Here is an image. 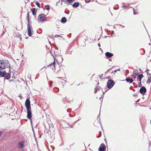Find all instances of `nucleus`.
<instances>
[{
    "mask_svg": "<svg viewBox=\"0 0 151 151\" xmlns=\"http://www.w3.org/2000/svg\"><path fill=\"white\" fill-rule=\"evenodd\" d=\"M6 68H9V72H10L11 67L9 61L6 60H0V69H4Z\"/></svg>",
    "mask_w": 151,
    "mask_h": 151,
    "instance_id": "obj_1",
    "label": "nucleus"
},
{
    "mask_svg": "<svg viewBox=\"0 0 151 151\" xmlns=\"http://www.w3.org/2000/svg\"><path fill=\"white\" fill-rule=\"evenodd\" d=\"M0 77H4L7 80H9L11 77V73L9 72V73H6L5 71H0Z\"/></svg>",
    "mask_w": 151,
    "mask_h": 151,
    "instance_id": "obj_2",
    "label": "nucleus"
},
{
    "mask_svg": "<svg viewBox=\"0 0 151 151\" xmlns=\"http://www.w3.org/2000/svg\"><path fill=\"white\" fill-rule=\"evenodd\" d=\"M114 83V81L113 80H109L107 83V87L110 89L113 86Z\"/></svg>",
    "mask_w": 151,
    "mask_h": 151,
    "instance_id": "obj_3",
    "label": "nucleus"
},
{
    "mask_svg": "<svg viewBox=\"0 0 151 151\" xmlns=\"http://www.w3.org/2000/svg\"><path fill=\"white\" fill-rule=\"evenodd\" d=\"M25 106L26 108L27 109H31L30 102L29 100L28 99H27L25 101Z\"/></svg>",
    "mask_w": 151,
    "mask_h": 151,
    "instance_id": "obj_4",
    "label": "nucleus"
},
{
    "mask_svg": "<svg viewBox=\"0 0 151 151\" xmlns=\"http://www.w3.org/2000/svg\"><path fill=\"white\" fill-rule=\"evenodd\" d=\"M51 53L54 59L55 58V57H57L60 55V52L58 53L57 52V51H51Z\"/></svg>",
    "mask_w": 151,
    "mask_h": 151,
    "instance_id": "obj_5",
    "label": "nucleus"
},
{
    "mask_svg": "<svg viewBox=\"0 0 151 151\" xmlns=\"http://www.w3.org/2000/svg\"><path fill=\"white\" fill-rule=\"evenodd\" d=\"M38 19L40 21L44 22L46 19V17L45 14H40L38 17Z\"/></svg>",
    "mask_w": 151,
    "mask_h": 151,
    "instance_id": "obj_6",
    "label": "nucleus"
},
{
    "mask_svg": "<svg viewBox=\"0 0 151 151\" xmlns=\"http://www.w3.org/2000/svg\"><path fill=\"white\" fill-rule=\"evenodd\" d=\"M27 27L28 35L29 36H31L32 35L31 30L32 29V27L31 26V24H30L29 23L28 24Z\"/></svg>",
    "mask_w": 151,
    "mask_h": 151,
    "instance_id": "obj_7",
    "label": "nucleus"
},
{
    "mask_svg": "<svg viewBox=\"0 0 151 151\" xmlns=\"http://www.w3.org/2000/svg\"><path fill=\"white\" fill-rule=\"evenodd\" d=\"M55 61H54L53 63H52L49 65H48L46 67H50V68H52V70L54 72L55 71Z\"/></svg>",
    "mask_w": 151,
    "mask_h": 151,
    "instance_id": "obj_8",
    "label": "nucleus"
},
{
    "mask_svg": "<svg viewBox=\"0 0 151 151\" xmlns=\"http://www.w3.org/2000/svg\"><path fill=\"white\" fill-rule=\"evenodd\" d=\"M27 118L29 119H30V121L31 123H32V122L31 121V117H32V112L31 111V109H27Z\"/></svg>",
    "mask_w": 151,
    "mask_h": 151,
    "instance_id": "obj_9",
    "label": "nucleus"
},
{
    "mask_svg": "<svg viewBox=\"0 0 151 151\" xmlns=\"http://www.w3.org/2000/svg\"><path fill=\"white\" fill-rule=\"evenodd\" d=\"M106 147L105 145L104 144H102L99 147V151H105Z\"/></svg>",
    "mask_w": 151,
    "mask_h": 151,
    "instance_id": "obj_10",
    "label": "nucleus"
},
{
    "mask_svg": "<svg viewBox=\"0 0 151 151\" xmlns=\"http://www.w3.org/2000/svg\"><path fill=\"white\" fill-rule=\"evenodd\" d=\"M141 94H145L146 92V89L145 87H142L139 90Z\"/></svg>",
    "mask_w": 151,
    "mask_h": 151,
    "instance_id": "obj_11",
    "label": "nucleus"
},
{
    "mask_svg": "<svg viewBox=\"0 0 151 151\" xmlns=\"http://www.w3.org/2000/svg\"><path fill=\"white\" fill-rule=\"evenodd\" d=\"M135 74L136 75H138V77H137V79L138 80H139V83L140 84H141V80L142 78L143 77V75L142 74H140L138 75V73H135Z\"/></svg>",
    "mask_w": 151,
    "mask_h": 151,
    "instance_id": "obj_12",
    "label": "nucleus"
},
{
    "mask_svg": "<svg viewBox=\"0 0 151 151\" xmlns=\"http://www.w3.org/2000/svg\"><path fill=\"white\" fill-rule=\"evenodd\" d=\"M105 55L108 58H110L113 56V54L109 52H106L105 54Z\"/></svg>",
    "mask_w": 151,
    "mask_h": 151,
    "instance_id": "obj_13",
    "label": "nucleus"
},
{
    "mask_svg": "<svg viewBox=\"0 0 151 151\" xmlns=\"http://www.w3.org/2000/svg\"><path fill=\"white\" fill-rule=\"evenodd\" d=\"M79 4V3L78 2H75L73 4H72L73 7L74 8H77L78 7Z\"/></svg>",
    "mask_w": 151,
    "mask_h": 151,
    "instance_id": "obj_14",
    "label": "nucleus"
},
{
    "mask_svg": "<svg viewBox=\"0 0 151 151\" xmlns=\"http://www.w3.org/2000/svg\"><path fill=\"white\" fill-rule=\"evenodd\" d=\"M72 0H67V1H64L65 3L67 4L68 5L69 4H70L72 5L71 4L72 3Z\"/></svg>",
    "mask_w": 151,
    "mask_h": 151,
    "instance_id": "obj_15",
    "label": "nucleus"
},
{
    "mask_svg": "<svg viewBox=\"0 0 151 151\" xmlns=\"http://www.w3.org/2000/svg\"><path fill=\"white\" fill-rule=\"evenodd\" d=\"M66 21L67 19L65 17H63L61 20V22L63 23H65L66 22Z\"/></svg>",
    "mask_w": 151,
    "mask_h": 151,
    "instance_id": "obj_16",
    "label": "nucleus"
},
{
    "mask_svg": "<svg viewBox=\"0 0 151 151\" xmlns=\"http://www.w3.org/2000/svg\"><path fill=\"white\" fill-rule=\"evenodd\" d=\"M19 146V147L22 148L24 146V142H21L18 143Z\"/></svg>",
    "mask_w": 151,
    "mask_h": 151,
    "instance_id": "obj_17",
    "label": "nucleus"
},
{
    "mask_svg": "<svg viewBox=\"0 0 151 151\" xmlns=\"http://www.w3.org/2000/svg\"><path fill=\"white\" fill-rule=\"evenodd\" d=\"M32 14L33 15L35 16L36 14V9L35 8H33L31 9Z\"/></svg>",
    "mask_w": 151,
    "mask_h": 151,
    "instance_id": "obj_18",
    "label": "nucleus"
},
{
    "mask_svg": "<svg viewBox=\"0 0 151 151\" xmlns=\"http://www.w3.org/2000/svg\"><path fill=\"white\" fill-rule=\"evenodd\" d=\"M126 80L127 82H129L130 83H132V78H127Z\"/></svg>",
    "mask_w": 151,
    "mask_h": 151,
    "instance_id": "obj_19",
    "label": "nucleus"
},
{
    "mask_svg": "<svg viewBox=\"0 0 151 151\" xmlns=\"http://www.w3.org/2000/svg\"><path fill=\"white\" fill-rule=\"evenodd\" d=\"M53 91L55 93H57L59 91V89L57 88H55L53 89Z\"/></svg>",
    "mask_w": 151,
    "mask_h": 151,
    "instance_id": "obj_20",
    "label": "nucleus"
},
{
    "mask_svg": "<svg viewBox=\"0 0 151 151\" xmlns=\"http://www.w3.org/2000/svg\"><path fill=\"white\" fill-rule=\"evenodd\" d=\"M151 82V77L148 78V79L147 82V83L148 84H150Z\"/></svg>",
    "mask_w": 151,
    "mask_h": 151,
    "instance_id": "obj_21",
    "label": "nucleus"
},
{
    "mask_svg": "<svg viewBox=\"0 0 151 151\" xmlns=\"http://www.w3.org/2000/svg\"><path fill=\"white\" fill-rule=\"evenodd\" d=\"M36 4L38 7H39V8L40 7V4L39 3V2H38L36 1Z\"/></svg>",
    "mask_w": 151,
    "mask_h": 151,
    "instance_id": "obj_22",
    "label": "nucleus"
},
{
    "mask_svg": "<svg viewBox=\"0 0 151 151\" xmlns=\"http://www.w3.org/2000/svg\"><path fill=\"white\" fill-rule=\"evenodd\" d=\"M129 7V6H124L123 8L124 9H128Z\"/></svg>",
    "mask_w": 151,
    "mask_h": 151,
    "instance_id": "obj_23",
    "label": "nucleus"
},
{
    "mask_svg": "<svg viewBox=\"0 0 151 151\" xmlns=\"http://www.w3.org/2000/svg\"><path fill=\"white\" fill-rule=\"evenodd\" d=\"M29 16H27V17H26V19H27V22H28V23H29Z\"/></svg>",
    "mask_w": 151,
    "mask_h": 151,
    "instance_id": "obj_24",
    "label": "nucleus"
},
{
    "mask_svg": "<svg viewBox=\"0 0 151 151\" xmlns=\"http://www.w3.org/2000/svg\"><path fill=\"white\" fill-rule=\"evenodd\" d=\"M103 95H101V97L100 98V99L101 101H103Z\"/></svg>",
    "mask_w": 151,
    "mask_h": 151,
    "instance_id": "obj_25",
    "label": "nucleus"
},
{
    "mask_svg": "<svg viewBox=\"0 0 151 151\" xmlns=\"http://www.w3.org/2000/svg\"><path fill=\"white\" fill-rule=\"evenodd\" d=\"M96 88H97V90L98 91H99L100 89L101 88L99 86H97Z\"/></svg>",
    "mask_w": 151,
    "mask_h": 151,
    "instance_id": "obj_26",
    "label": "nucleus"
},
{
    "mask_svg": "<svg viewBox=\"0 0 151 151\" xmlns=\"http://www.w3.org/2000/svg\"><path fill=\"white\" fill-rule=\"evenodd\" d=\"M90 1V0H85V2L87 3L89 2Z\"/></svg>",
    "mask_w": 151,
    "mask_h": 151,
    "instance_id": "obj_27",
    "label": "nucleus"
},
{
    "mask_svg": "<svg viewBox=\"0 0 151 151\" xmlns=\"http://www.w3.org/2000/svg\"><path fill=\"white\" fill-rule=\"evenodd\" d=\"M133 13H134V14H136L137 13V12L136 11H135V10H134L133 9Z\"/></svg>",
    "mask_w": 151,
    "mask_h": 151,
    "instance_id": "obj_28",
    "label": "nucleus"
},
{
    "mask_svg": "<svg viewBox=\"0 0 151 151\" xmlns=\"http://www.w3.org/2000/svg\"><path fill=\"white\" fill-rule=\"evenodd\" d=\"M48 7L46 8V9L47 10H49L50 9V6L49 5L47 6Z\"/></svg>",
    "mask_w": 151,
    "mask_h": 151,
    "instance_id": "obj_29",
    "label": "nucleus"
},
{
    "mask_svg": "<svg viewBox=\"0 0 151 151\" xmlns=\"http://www.w3.org/2000/svg\"><path fill=\"white\" fill-rule=\"evenodd\" d=\"M97 91H98L97 90V88H95V91H94V93H96Z\"/></svg>",
    "mask_w": 151,
    "mask_h": 151,
    "instance_id": "obj_30",
    "label": "nucleus"
},
{
    "mask_svg": "<svg viewBox=\"0 0 151 151\" xmlns=\"http://www.w3.org/2000/svg\"><path fill=\"white\" fill-rule=\"evenodd\" d=\"M108 71L109 72H110L111 73H113V71L112 70H108Z\"/></svg>",
    "mask_w": 151,
    "mask_h": 151,
    "instance_id": "obj_31",
    "label": "nucleus"
},
{
    "mask_svg": "<svg viewBox=\"0 0 151 151\" xmlns=\"http://www.w3.org/2000/svg\"><path fill=\"white\" fill-rule=\"evenodd\" d=\"M19 96L20 98L22 99V95L21 94H20Z\"/></svg>",
    "mask_w": 151,
    "mask_h": 151,
    "instance_id": "obj_32",
    "label": "nucleus"
},
{
    "mask_svg": "<svg viewBox=\"0 0 151 151\" xmlns=\"http://www.w3.org/2000/svg\"><path fill=\"white\" fill-rule=\"evenodd\" d=\"M2 132H1V131H0V137H1V135H2Z\"/></svg>",
    "mask_w": 151,
    "mask_h": 151,
    "instance_id": "obj_33",
    "label": "nucleus"
},
{
    "mask_svg": "<svg viewBox=\"0 0 151 151\" xmlns=\"http://www.w3.org/2000/svg\"><path fill=\"white\" fill-rule=\"evenodd\" d=\"M120 70L119 69H118V70H115L114 71V72H115V73H116V71H117V70Z\"/></svg>",
    "mask_w": 151,
    "mask_h": 151,
    "instance_id": "obj_34",
    "label": "nucleus"
},
{
    "mask_svg": "<svg viewBox=\"0 0 151 151\" xmlns=\"http://www.w3.org/2000/svg\"><path fill=\"white\" fill-rule=\"evenodd\" d=\"M107 91V90H106L105 91V92H104L103 91V95H104V93H105Z\"/></svg>",
    "mask_w": 151,
    "mask_h": 151,
    "instance_id": "obj_35",
    "label": "nucleus"
},
{
    "mask_svg": "<svg viewBox=\"0 0 151 151\" xmlns=\"http://www.w3.org/2000/svg\"><path fill=\"white\" fill-rule=\"evenodd\" d=\"M98 46L99 47H100V44L99 43L98 44Z\"/></svg>",
    "mask_w": 151,
    "mask_h": 151,
    "instance_id": "obj_36",
    "label": "nucleus"
},
{
    "mask_svg": "<svg viewBox=\"0 0 151 151\" xmlns=\"http://www.w3.org/2000/svg\"><path fill=\"white\" fill-rule=\"evenodd\" d=\"M59 35H55V37H59Z\"/></svg>",
    "mask_w": 151,
    "mask_h": 151,
    "instance_id": "obj_37",
    "label": "nucleus"
},
{
    "mask_svg": "<svg viewBox=\"0 0 151 151\" xmlns=\"http://www.w3.org/2000/svg\"><path fill=\"white\" fill-rule=\"evenodd\" d=\"M132 86H131V87H130V88H129V89H130V90H132Z\"/></svg>",
    "mask_w": 151,
    "mask_h": 151,
    "instance_id": "obj_38",
    "label": "nucleus"
},
{
    "mask_svg": "<svg viewBox=\"0 0 151 151\" xmlns=\"http://www.w3.org/2000/svg\"><path fill=\"white\" fill-rule=\"evenodd\" d=\"M29 16V12H28V13H27V16Z\"/></svg>",
    "mask_w": 151,
    "mask_h": 151,
    "instance_id": "obj_39",
    "label": "nucleus"
},
{
    "mask_svg": "<svg viewBox=\"0 0 151 151\" xmlns=\"http://www.w3.org/2000/svg\"><path fill=\"white\" fill-rule=\"evenodd\" d=\"M74 1V0H72V3Z\"/></svg>",
    "mask_w": 151,
    "mask_h": 151,
    "instance_id": "obj_40",
    "label": "nucleus"
},
{
    "mask_svg": "<svg viewBox=\"0 0 151 151\" xmlns=\"http://www.w3.org/2000/svg\"><path fill=\"white\" fill-rule=\"evenodd\" d=\"M51 85H52V84H50V87H51Z\"/></svg>",
    "mask_w": 151,
    "mask_h": 151,
    "instance_id": "obj_41",
    "label": "nucleus"
},
{
    "mask_svg": "<svg viewBox=\"0 0 151 151\" xmlns=\"http://www.w3.org/2000/svg\"><path fill=\"white\" fill-rule=\"evenodd\" d=\"M67 111H68V112H70V111H68V110H67Z\"/></svg>",
    "mask_w": 151,
    "mask_h": 151,
    "instance_id": "obj_42",
    "label": "nucleus"
},
{
    "mask_svg": "<svg viewBox=\"0 0 151 151\" xmlns=\"http://www.w3.org/2000/svg\"><path fill=\"white\" fill-rule=\"evenodd\" d=\"M64 0H61L62 1H64Z\"/></svg>",
    "mask_w": 151,
    "mask_h": 151,
    "instance_id": "obj_43",
    "label": "nucleus"
},
{
    "mask_svg": "<svg viewBox=\"0 0 151 151\" xmlns=\"http://www.w3.org/2000/svg\"><path fill=\"white\" fill-rule=\"evenodd\" d=\"M63 80L64 81V82H65H65H66V81H65V80Z\"/></svg>",
    "mask_w": 151,
    "mask_h": 151,
    "instance_id": "obj_44",
    "label": "nucleus"
},
{
    "mask_svg": "<svg viewBox=\"0 0 151 151\" xmlns=\"http://www.w3.org/2000/svg\"><path fill=\"white\" fill-rule=\"evenodd\" d=\"M27 0V1H29V0Z\"/></svg>",
    "mask_w": 151,
    "mask_h": 151,
    "instance_id": "obj_45",
    "label": "nucleus"
},
{
    "mask_svg": "<svg viewBox=\"0 0 151 151\" xmlns=\"http://www.w3.org/2000/svg\"><path fill=\"white\" fill-rule=\"evenodd\" d=\"M100 134H101V132H100Z\"/></svg>",
    "mask_w": 151,
    "mask_h": 151,
    "instance_id": "obj_46",
    "label": "nucleus"
},
{
    "mask_svg": "<svg viewBox=\"0 0 151 151\" xmlns=\"http://www.w3.org/2000/svg\"><path fill=\"white\" fill-rule=\"evenodd\" d=\"M133 91H135V90H133Z\"/></svg>",
    "mask_w": 151,
    "mask_h": 151,
    "instance_id": "obj_47",
    "label": "nucleus"
},
{
    "mask_svg": "<svg viewBox=\"0 0 151 151\" xmlns=\"http://www.w3.org/2000/svg\"><path fill=\"white\" fill-rule=\"evenodd\" d=\"M56 4L57 5V3Z\"/></svg>",
    "mask_w": 151,
    "mask_h": 151,
    "instance_id": "obj_48",
    "label": "nucleus"
},
{
    "mask_svg": "<svg viewBox=\"0 0 151 151\" xmlns=\"http://www.w3.org/2000/svg\"><path fill=\"white\" fill-rule=\"evenodd\" d=\"M150 124H151V120H150Z\"/></svg>",
    "mask_w": 151,
    "mask_h": 151,
    "instance_id": "obj_49",
    "label": "nucleus"
},
{
    "mask_svg": "<svg viewBox=\"0 0 151 151\" xmlns=\"http://www.w3.org/2000/svg\"><path fill=\"white\" fill-rule=\"evenodd\" d=\"M59 78H61V77H59Z\"/></svg>",
    "mask_w": 151,
    "mask_h": 151,
    "instance_id": "obj_50",
    "label": "nucleus"
},
{
    "mask_svg": "<svg viewBox=\"0 0 151 151\" xmlns=\"http://www.w3.org/2000/svg\"><path fill=\"white\" fill-rule=\"evenodd\" d=\"M124 27V26H123V27Z\"/></svg>",
    "mask_w": 151,
    "mask_h": 151,
    "instance_id": "obj_51",
    "label": "nucleus"
},
{
    "mask_svg": "<svg viewBox=\"0 0 151 151\" xmlns=\"http://www.w3.org/2000/svg\"><path fill=\"white\" fill-rule=\"evenodd\" d=\"M99 137H97V138H99Z\"/></svg>",
    "mask_w": 151,
    "mask_h": 151,
    "instance_id": "obj_52",
    "label": "nucleus"
}]
</instances>
